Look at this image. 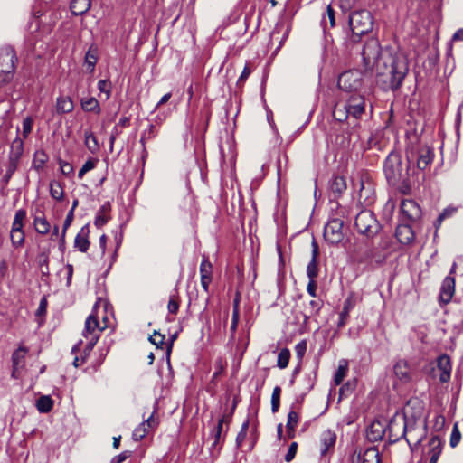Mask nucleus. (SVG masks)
<instances>
[{"label":"nucleus","instance_id":"cd10ccee","mask_svg":"<svg viewBox=\"0 0 463 463\" xmlns=\"http://www.w3.org/2000/svg\"><path fill=\"white\" fill-rule=\"evenodd\" d=\"M74 105L70 97H59L56 101V111L59 114L70 113L73 110Z\"/></svg>","mask_w":463,"mask_h":463},{"label":"nucleus","instance_id":"a211bd4d","mask_svg":"<svg viewBox=\"0 0 463 463\" xmlns=\"http://www.w3.org/2000/svg\"><path fill=\"white\" fill-rule=\"evenodd\" d=\"M394 373L402 383H409L411 380V370L406 360H399L394 367Z\"/></svg>","mask_w":463,"mask_h":463},{"label":"nucleus","instance_id":"393cba45","mask_svg":"<svg viewBox=\"0 0 463 463\" xmlns=\"http://www.w3.org/2000/svg\"><path fill=\"white\" fill-rule=\"evenodd\" d=\"M89 231L82 228L77 234L74 240V247L81 252H86L90 247V241L88 240Z\"/></svg>","mask_w":463,"mask_h":463},{"label":"nucleus","instance_id":"603ef678","mask_svg":"<svg viewBox=\"0 0 463 463\" xmlns=\"http://www.w3.org/2000/svg\"><path fill=\"white\" fill-rule=\"evenodd\" d=\"M460 439H461V433L458 427V423H455L453 426V429H452L451 435H450L449 445L452 448H455L459 443Z\"/></svg>","mask_w":463,"mask_h":463},{"label":"nucleus","instance_id":"72a5a7b5","mask_svg":"<svg viewBox=\"0 0 463 463\" xmlns=\"http://www.w3.org/2000/svg\"><path fill=\"white\" fill-rule=\"evenodd\" d=\"M322 25L325 31L335 25V13L330 5H327L326 14L323 16Z\"/></svg>","mask_w":463,"mask_h":463},{"label":"nucleus","instance_id":"bb28decb","mask_svg":"<svg viewBox=\"0 0 463 463\" xmlns=\"http://www.w3.org/2000/svg\"><path fill=\"white\" fill-rule=\"evenodd\" d=\"M360 458L362 463H381L379 451L374 447L365 449L362 456L359 454L358 459Z\"/></svg>","mask_w":463,"mask_h":463},{"label":"nucleus","instance_id":"f704fd0d","mask_svg":"<svg viewBox=\"0 0 463 463\" xmlns=\"http://www.w3.org/2000/svg\"><path fill=\"white\" fill-rule=\"evenodd\" d=\"M19 163L14 162L12 160L7 161L6 163V172L1 179L2 187L5 188L9 184L14 173L16 171Z\"/></svg>","mask_w":463,"mask_h":463},{"label":"nucleus","instance_id":"39448f33","mask_svg":"<svg viewBox=\"0 0 463 463\" xmlns=\"http://www.w3.org/2000/svg\"><path fill=\"white\" fill-rule=\"evenodd\" d=\"M354 226L360 234L368 238L373 237L381 230V225L374 213L369 210H363L356 215Z\"/></svg>","mask_w":463,"mask_h":463},{"label":"nucleus","instance_id":"f03ea898","mask_svg":"<svg viewBox=\"0 0 463 463\" xmlns=\"http://www.w3.org/2000/svg\"><path fill=\"white\" fill-rule=\"evenodd\" d=\"M365 112V100L363 96L353 94L345 100L335 103L333 117L339 122L360 119Z\"/></svg>","mask_w":463,"mask_h":463},{"label":"nucleus","instance_id":"7ed1b4c3","mask_svg":"<svg viewBox=\"0 0 463 463\" xmlns=\"http://www.w3.org/2000/svg\"><path fill=\"white\" fill-rule=\"evenodd\" d=\"M349 25L352 31L350 41L356 43L362 35L367 34L373 30V15L367 10L354 11L349 17Z\"/></svg>","mask_w":463,"mask_h":463},{"label":"nucleus","instance_id":"4468645a","mask_svg":"<svg viewBox=\"0 0 463 463\" xmlns=\"http://www.w3.org/2000/svg\"><path fill=\"white\" fill-rule=\"evenodd\" d=\"M312 258L307 267V275L308 279H316L318 276V256H319V247L315 239H313L312 243Z\"/></svg>","mask_w":463,"mask_h":463},{"label":"nucleus","instance_id":"e2e57ef3","mask_svg":"<svg viewBox=\"0 0 463 463\" xmlns=\"http://www.w3.org/2000/svg\"><path fill=\"white\" fill-rule=\"evenodd\" d=\"M132 452L130 450H125L119 455H117L112 458L110 463H122L127 458H128L131 456Z\"/></svg>","mask_w":463,"mask_h":463},{"label":"nucleus","instance_id":"7c9ffc66","mask_svg":"<svg viewBox=\"0 0 463 463\" xmlns=\"http://www.w3.org/2000/svg\"><path fill=\"white\" fill-rule=\"evenodd\" d=\"M49 252V250H44L42 252H40L37 256V263L39 265L43 276H48L50 273Z\"/></svg>","mask_w":463,"mask_h":463},{"label":"nucleus","instance_id":"2f4dec72","mask_svg":"<svg viewBox=\"0 0 463 463\" xmlns=\"http://www.w3.org/2000/svg\"><path fill=\"white\" fill-rule=\"evenodd\" d=\"M346 189V183L344 177L335 176L331 184L330 190L331 193L335 194V197L340 196Z\"/></svg>","mask_w":463,"mask_h":463},{"label":"nucleus","instance_id":"37998d69","mask_svg":"<svg viewBox=\"0 0 463 463\" xmlns=\"http://www.w3.org/2000/svg\"><path fill=\"white\" fill-rule=\"evenodd\" d=\"M50 194L52 197L57 201L63 199L64 192L61 184L59 182L52 181L50 183Z\"/></svg>","mask_w":463,"mask_h":463},{"label":"nucleus","instance_id":"8fccbe9b","mask_svg":"<svg viewBox=\"0 0 463 463\" xmlns=\"http://www.w3.org/2000/svg\"><path fill=\"white\" fill-rule=\"evenodd\" d=\"M98 161L99 160L97 158H90L89 160H87L80 169L78 173V177L81 179L87 172L94 169Z\"/></svg>","mask_w":463,"mask_h":463},{"label":"nucleus","instance_id":"4c0bfd02","mask_svg":"<svg viewBox=\"0 0 463 463\" xmlns=\"http://www.w3.org/2000/svg\"><path fill=\"white\" fill-rule=\"evenodd\" d=\"M37 410L42 413H47L53 407V401L50 396H41L36 402Z\"/></svg>","mask_w":463,"mask_h":463},{"label":"nucleus","instance_id":"338daca9","mask_svg":"<svg viewBox=\"0 0 463 463\" xmlns=\"http://www.w3.org/2000/svg\"><path fill=\"white\" fill-rule=\"evenodd\" d=\"M98 89L101 92H106L107 96H109V92H110V82L109 80H100L98 82Z\"/></svg>","mask_w":463,"mask_h":463},{"label":"nucleus","instance_id":"c85d7f7f","mask_svg":"<svg viewBox=\"0 0 463 463\" xmlns=\"http://www.w3.org/2000/svg\"><path fill=\"white\" fill-rule=\"evenodd\" d=\"M109 211H110L109 203H107L100 207V209L97 213V215L94 220V224L97 227H101L107 223V222L109 219Z\"/></svg>","mask_w":463,"mask_h":463},{"label":"nucleus","instance_id":"c756f323","mask_svg":"<svg viewBox=\"0 0 463 463\" xmlns=\"http://www.w3.org/2000/svg\"><path fill=\"white\" fill-rule=\"evenodd\" d=\"M85 146L91 154H97L99 151V144L93 132L90 130H85Z\"/></svg>","mask_w":463,"mask_h":463},{"label":"nucleus","instance_id":"5701e85b","mask_svg":"<svg viewBox=\"0 0 463 463\" xmlns=\"http://www.w3.org/2000/svg\"><path fill=\"white\" fill-rule=\"evenodd\" d=\"M24 153V141L16 137L11 144L8 159L19 163Z\"/></svg>","mask_w":463,"mask_h":463},{"label":"nucleus","instance_id":"423d86ee","mask_svg":"<svg viewBox=\"0 0 463 463\" xmlns=\"http://www.w3.org/2000/svg\"><path fill=\"white\" fill-rule=\"evenodd\" d=\"M15 60V52L11 46L0 48V85H5L13 79Z\"/></svg>","mask_w":463,"mask_h":463},{"label":"nucleus","instance_id":"412c9836","mask_svg":"<svg viewBox=\"0 0 463 463\" xmlns=\"http://www.w3.org/2000/svg\"><path fill=\"white\" fill-rule=\"evenodd\" d=\"M384 427L380 421L373 422L367 430V439L370 441L381 440L384 436Z\"/></svg>","mask_w":463,"mask_h":463},{"label":"nucleus","instance_id":"79ce46f5","mask_svg":"<svg viewBox=\"0 0 463 463\" xmlns=\"http://www.w3.org/2000/svg\"><path fill=\"white\" fill-rule=\"evenodd\" d=\"M442 452V443L438 436L432 437L429 441V455H440Z\"/></svg>","mask_w":463,"mask_h":463},{"label":"nucleus","instance_id":"dca6fc26","mask_svg":"<svg viewBox=\"0 0 463 463\" xmlns=\"http://www.w3.org/2000/svg\"><path fill=\"white\" fill-rule=\"evenodd\" d=\"M437 369L440 372L439 380L440 383H447L450 379L451 364L448 355L443 354L438 358Z\"/></svg>","mask_w":463,"mask_h":463},{"label":"nucleus","instance_id":"bf43d9fd","mask_svg":"<svg viewBox=\"0 0 463 463\" xmlns=\"http://www.w3.org/2000/svg\"><path fill=\"white\" fill-rule=\"evenodd\" d=\"M167 309L170 314L175 315L178 312L179 302L175 297L170 298L167 305Z\"/></svg>","mask_w":463,"mask_h":463},{"label":"nucleus","instance_id":"3c124183","mask_svg":"<svg viewBox=\"0 0 463 463\" xmlns=\"http://www.w3.org/2000/svg\"><path fill=\"white\" fill-rule=\"evenodd\" d=\"M24 231L11 232L10 238L13 246L21 247L24 242Z\"/></svg>","mask_w":463,"mask_h":463},{"label":"nucleus","instance_id":"e433bc0d","mask_svg":"<svg viewBox=\"0 0 463 463\" xmlns=\"http://www.w3.org/2000/svg\"><path fill=\"white\" fill-rule=\"evenodd\" d=\"M35 231L40 234H47L50 232L51 225L43 216H35L33 220Z\"/></svg>","mask_w":463,"mask_h":463},{"label":"nucleus","instance_id":"774afa93","mask_svg":"<svg viewBox=\"0 0 463 463\" xmlns=\"http://www.w3.org/2000/svg\"><path fill=\"white\" fill-rule=\"evenodd\" d=\"M317 287V285L316 279H309V281L307 286V291L313 298H315L317 296V294H316Z\"/></svg>","mask_w":463,"mask_h":463},{"label":"nucleus","instance_id":"6ab92c4d","mask_svg":"<svg viewBox=\"0 0 463 463\" xmlns=\"http://www.w3.org/2000/svg\"><path fill=\"white\" fill-rule=\"evenodd\" d=\"M395 236L397 240L404 245L410 244L414 241V232L409 224L398 225Z\"/></svg>","mask_w":463,"mask_h":463},{"label":"nucleus","instance_id":"c9c22d12","mask_svg":"<svg viewBox=\"0 0 463 463\" xmlns=\"http://www.w3.org/2000/svg\"><path fill=\"white\" fill-rule=\"evenodd\" d=\"M298 422V415L296 411H290L288 414V420H287V431L288 435L290 439L294 438L295 436V429Z\"/></svg>","mask_w":463,"mask_h":463},{"label":"nucleus","instance_id":"2eb2a0df","mask_svg":"<svg viewBox=\"0 0 463 463\" xmlns=\"http://www.w3.org/2000/svg\"><path fill=\"white\" fill-rule=\"evenodd\" d=\"M434 158V151L431 147L424 146L418 151L417 167L420 170H426Z\"/></svg>","mask_w":463,"mask_h":463},{"label":"nucleus","instance_id":"a18cd8bd","mask_svg":"<svg viewBox=\"0 0 463 463\" xmlns=\"http://www.w3.org/2000/svg\"><path fill=\"white\" fill-rule=\"evenodd\" d=\"M290 359V351L288 348H283L278 354L277 365L280 369H284L288 365Z\"/></svg>","mask_w":463,"mask_h":463},{"label":"nucleus","instance_id":"9b49d317","mask_svg":"<svg viewBox=\"0 0 463 463\" xmlns=\"http://www.w3.org/2000/svg\"><path fill=\"white\" fill-rule=\"evenodd\" d=\"M337 85L339 89L349 92L357 90L361 85V80L355 72L348 71L340 74Z\"/></svg>","mask_w":463,"mask_h":463},{"label":"nucleus","instance_id":"0eeeda50","mask_svg":"<svg viewBox=\"0 0 463 463\" xmlns=\"http://www.w3.org/2000/svg\"><path fill=\"white\" fill-rule=\"evenodd\" d=\"M345 237L344 221L338 218L331 219L324 228V239L329 244H338Z\"/></svg>","mask_w":463,"mask_h":463},{"label":"nucleus","instance_id":"9d476101","mask_svg":"<svg viewBox=\"0 0 463 463\" xmlns=\"http://www.w3.org/2000/svg\"><path fill=\"white\" fill-rule=\"evenodd\" d=\"M375 199L374 188L373 184L366 180H360V189L358 192V203L363 206H370Z\"/></svg>","mask_w":463,"mask_h":463},{"label":"nucleus","instance_id":"f3484780","mask_svg":"<svg viewBox=\"0 0 463 463\" xmlns=\"http://www.w3.org/2000/svg\"><path fill=\"white\" fill-rule=\"evenodd\" d=\"M157 425L153 415L139 424L133 431L132 438L136 441L141 440L148 433L149 429H153Z\"/></svg>","mask_w":463,"mask_h":463},{"label":"nucleus","instance_id":"20e7f679","mask_svg":"<svg viewBox=\"0 0 463 463\" xmlns=\"http://www.w3.org/2000/svg\"><path fill=\"white\" fill-rule=\"evenodd\" d=\"M383 171L391 185H396L400 181H404L408 175V168L402 167V156L398 153L389 154L383 164Z\"/></svg>","mask_w":463,"mask_h":463},{"label":"nucleus","instance_id":"1a4fd4ad","mask_svg":"<svg viewBox=\"0 0 463 463\" xmlns=\"http://www.w3.org/2000/svg\"><path fill=\"white\" fill-rule=\"evenodd\" d=\"M401 212L403 219L410 222H417L421 218V209L413 200L404 199L401 203Z\"/></svg>","mask_w":463,"mask_h":463},{"label":"nucleus","instance_id":"4be33fe9","mask_svg":"<svg viewBox=\"0 0 463 463\" xmlns=\"http://www.w3.org/2000/svg\"><path fill=\"white\" fill-rule=\"evenodd\" d=\"M322 306L323 302L320 299L309 300L303 311L304 322L307 323L311 317L317 315Z\"/></svg>","mask_w":463,"mask_h":463},{"label":"nucleus","instance_id":"ddd939ff","mask_svg":"<svg viewBox=\"0 0 463 463\" xmlns=\"http://www.w3.org/2000/svg\"><path fill=\"white\" fill-rule=\"evenodd\" d=\"M455 293V278L453 276H447L441 285L439 292V301L443 304H448L451 301Z\"/></svg>","mask_w":463,"mask_h":463},{"label":"nucleus","instance_id":"680f3d73","mask_svg":"<svg viewBox=\"0 0 463 463\" xmlns=\"http://www.w3.org/2000/svg\"><path fill=\"white\" fill-rule=\"evenodd\" d=\"M297 449H298V443L292 442L288 448V450L286 456H285V460L287 462H290L295 458Z\"/></svg>","mask_w":463,"mask_h":463},{"label":"nucleus","instance_id":"f8f14e48","mask_svg":"<svg viewBox=\"0 0 463 463\" xmlns=\"http://www.w3.org/2000/svg\"><path fill=\"white\" fill-rule=\"evenodd\" d=\"M407 433L406 418H402L401 421L392 420L389 424V438L392 442L399 440L401 438L405 437Z\"/></svg>","mask_w":463,"mask_h":463},{"label":"nucleus","instance_id":"473e14b6","mask_svg":"<svg viewBox=\"0 0 463 463\" xmlns=\"http://www.w3.org/2000/svg\"><path fill=\"white\" fill-rule=\"evenodd\" d=\"M348 372V362L345 359L339 361L337 370L334 376V382L335 385H340L346 376Z\"/></svg>","mask_w":463,"mask_h":463},{"label":"nucleus","instance_id":"864d4df0","mask_svg":"<svg viewBox=\"0 0 463 463\" xmlns=\"http://www.w3.org/2000/svg\"><path fill=\"white\" fill-rule=\"evenodd\" d=\"M222 430H223V425L217 423L216 427L213 430V435L214 438L213 447L216 448L221 444Z\"/></svg>","mask_w":463,"mask_h":463},{"label":"nucleus","instance_id":"5fc2aeb1","mask_svg":"<svg viewBox=\"0 0 463 463\" xmlns=\"http://www.w3.org/2000/svg\"><path fill=\"white\" fill-rule=\"evenodd\" d=\"M96 344H97V337L96 336H94V337L90 338V340H88V343L85 345L84 350H83V355L81 357L82 363H84L86 361L87 357L90 355V352L92 351V349H93V347L95 346Z\"/></svg>","mask_w":463,"mask_h":463},{"label":"nucleus","instance_id":"6e6552de","mask_svg":"<svg viewBox=\"0 0 463 463\" xmlns=\"http://www.w3.org/2000/svg\"><path fill=\"white\" fill-rule=\"evenodd\" d=\"M107 318H103L104 325H101L94 313H91L85 321L84 330L82 332V335L90 340V338L96 336L97 342L99 339L100 333L107 328Z\"/></svg>","mask_w":463,"mask_h":463},{"label":"nucleus","instance_id":"0e129e2a","mask_svg":"<svg viewBox=\"0 0 463 463\" xmlns=\"http://www.w3.org/2000/svg\"><path fill=\"white\" fill-rule=\"evenodd\" d=\"M149 340L151 341V343H153L156 346H159L164 344L165 335H161L158 332H155L154 335L149 337Z\"/></svg>","mask_w":463,"mask_h":463},{"label":"nucleus","instance_id":"a878e982","mask_svg":"<svg viewBox=\"0 0 463 463\" xmlns=\"http://www.w3.org/2000/svg\"><path fill=\"white\" fill-rule=\"evenodd\" d=\"M90 5V0H71V11L74 15H82L89 11Z\"/></svg>","mask_w":463,"mask_h":463},{"label":"nucleus","instance_id":"c03bdc74","mask_svg":"<svg viewBox=\"0 0 463 463\" xmlns=\"http://www.w3.org/2000/svg\"><path fill=\"white\" fill-rule=\"evenodd\" d=\"M213 266L206 257H203L200 265L201 279H212Z\"/></svg>","mask_w":463,"mask_h":463},{"label":"nucleus","instance_id":"69168bd1","mask_svg":"<svg viewBox=\"0 0 463 463\" xmlns=\"http://www.w3.org/2000/svg\"><path fill=\"white\" fill-rule=\"evenodd\" d=\"M232 411H224L222 417L219 419L218 423L222 425H226V428L228 429V426L232 419Z\"/></svg>","mask_w":463,"mask_h":463},{"label":"nucleus","instance_id":"aec40b11","mask_svg":"<svg viewBox=\"0 0 463 463\" xmlns=\"http://www.w3.org/2000/svg\"><path fill=\"white\" fill-rule=\"evenodd\" d=\"M336 441V434L330 430H326L321 433L320 442L322 445L321 454L326 455V452L335 446Z\"/></svg>","mask_w":463,"mask_h":463},{"label":"nucleus","instance_id":"6e6d98bb","mask_svg":"<svg viewBox=\"0 0 463 463\" xmlns=\"http://www.w3.org/2000/svg\"><path fill=\"white\" fill-rule=\"evenodd\" d=\"M59 165H60L62 175H64L66 176H70L74 172V168H73L72 165L66 161L59 159Z\"/></svg>","mask_w":463,"mask_h":463},{"label":"nucleus","instance_id":"a19ab883","mask_svg":"<svg viewBox=\"0 0 463 463\" xmlns=\"http://www.w3.org/2000/svg\"><path fill=\"white\" fill-rule=\"evenodd\" d=\"M81 107L87 112H94L99 114L100 107L99 101L95 98H89L81 100Z\"/></svg>","mask_w":463,"mask_h":463},{"label":"nucleus","instance_id":"ea45409f","mask_svg":"<svg viewBox=\"0 0 463 463\" xmlns=\"http://www.w3.org/2000/svg\"><path fill=\"white\" fill-rule=\"evenodd\" d=\"M27 352L26 348L20 347L16 351L14 352L12 355L13 360V366H14V372L13 375L14 374L15 371L20 367L23 366L24 355Z\"/></svg>","mask_w":463,"mask_h":463},{"label":"nucleus","instance_id":"58836bf2","mask_svg":"<svg viewBox=\"0 0 463 463\" xmlns=\"http://www.w3.org/2000/svg\"><path fill=\"white\" fill-rule=\"evenodd\" d=\"M26 218V211L24 209H20L16 211L13 223H12V229L11 232H18V231H24V221Z\"/></svg>","mask_w":463,"mask_h":463},{"label":"nucleus","instance_id":"4d7b16f0","mask_svg":"<svg viewBox=\"0 0 463 463\" xmlns=\"http://www.w3.org/2000/svg\"><path fill=\"white\" fill-rule=\"evenodd\" d=\"M33 119L31 118H26L23 121V136L24 138H26L33 129Z\"/></svg>","mask_w":463,"mask_h":463},{"label":"nucleus","instance_id":"de8ad7c7","mask_svg":"<svg viewBox=\"0 0 463 463\" xmlns=\"http://www.w3.org/2000/svg\"><path fill=\"white\" fill-rule=\"evenodd\" d=\"M73 219H74V212L69 211V213H67V216L65 218V221H64V223H63V227H62V231H61V247L63 246L64 243H65L66 232H67L68 228L71 226V222H73Z\"/></svg>","mask_w":463,"mask_h":463},{"label":"nucleus","instance_id":"f257e3e1","mask_svg":"<svg viewBox=\"0 0 463 463\" xmlns=\"http://www.w3.org/2000/svg\"><path fill=\"white\" fill-rule=\"evenodd\" d=\"M362 57L366 70L375 69L377 74L387 76L392 90L401 87L409 71L405 57L392 56L389 52H382L380 43L375 38L365 43Z\"/></svg>","mask_w":463,"mask_h":463},{"label":"nucleus","instance_id":"b1692460","mask_svg":"<svg viewBox=\"0 0 463 463\" xmlns=\"http://www.w3.org/2000/svg\"><path fill=\"white\" fill-rule=\"evenodd\" d=\"M355 300L352 296L348 297L345 302L342 311L340 312L339 322L337 326L339 328L344 327L346 324L347 318L349 317V312L354 307Z\"/></svg>","mask_w":463,"mask_h":463},{"label":"nucleus","instance_id":"13d9d810","mask_svg":"<svg viewBox=\"0 0 463 463\" xmlns=\"http://www.w3.org/2000/svg\"><path fill=\"white\" fill-rule=\"evenodd\" d=\"M34 156V163L36 168L42 167L47 161V156L43 151L36 152Z\"/></svg>","mask_w":463,"mask_h":463},{"label":"nucleus","instance_id":"49530a36","mask_svg":"<svg viewBox=\"0 0 463 463\" xmlns=\"http://www.w3.org/2000/svg\"><path fill=\"white\" fill-rule=\"evenodd\" d=\"M280 394H281V388L279 386H276L273 389V392L271 395V410H272L273 413H275L279 411V408L280 405Z\"/></svg>","mask_w":463,"mask_h":463},{"label":"nucleus","instance_id":"09e8293b","mask_svg":"<svg viewBox=\"0 0 463 463\" xmlns=\"http://www.w3.org/2000/svg\"><path fill=\"white\" fill-rule=\"evenodd\" d=\"M97 60V49L91 46L85 55V62L88 64L89 67H90L91 71L94 69Z\"/></svg>","mask_w":463,"mask_h":463},{"label":"nucleus","instance_id":"052dcab7","mask_svg":"<svg viewBox=\"0 0 463 463\" xmlns=\"http://www.w3.org/2000/svg\"><path fill=\"white\" fill-rule=\"evenodd\" d=\"M307 351V343L306 341H301L295 346V352L299 360H301Z\"/></svg>","mask_w":463,"mask_h":463}]
</instances>
